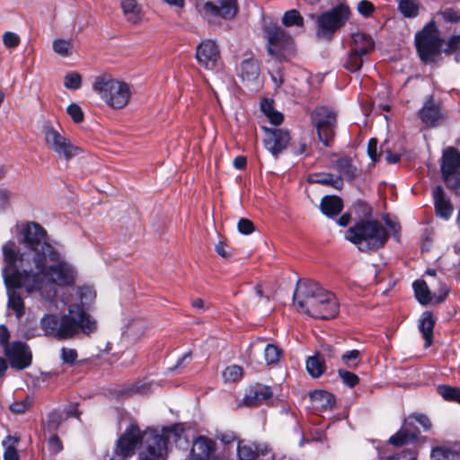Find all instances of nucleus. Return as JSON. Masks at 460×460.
I'll return each instance as SVG.
<instances>
[{
    "label": "nucleus",
    "instance_id": "1",
    "mask_svg": "<svg viewBox=\"0 0 460 460\" xmlns=\"http://www.w3.org/2000/svg\"><path fill=\"white\" fill-rule=\"evenodd\" d=\"M26 250L17 256L21 269L29 274L23 279L27 293L38 292L42 299L53 302L58 288H73L78 272L74 264L47 240V231L38 223H28L21 232Z\"/></svg>",
    "mask_w": 460,
    "mask_h": 460
},
{
    "label": "nucleus",
    "instance_id": "2",
    "mask_svg": "<svg viewBox=\"0 0 460 460\" xmlns=\"http://www.w3.org/2000/svg\"><path fill=\"white\" fill-rule=\"evenodd\" d=\"M77 296L82 305L71 304L67 312L60 316L46 314L40 321V327L48 337L59 341L70 340L80 332L90 335L96 331V322L86 313L84 306L93 303L96 297L91 286L80 287Z\"/></svg>",
    "mask_w": 460,
    "mask_h": 460
},
{
    "label": "nucleus",
    "instance_id": "3",
    "mask_svg": "<svg viewBox=\"0 0 460 460\" xmlns=\"http://www.w3.org/2000/svg\"><path fill=\"white\" fill-rule=\"evenodd\" d=\"M293 299L297 310L314 318L332 319L340 311L336 296L311 279L297 281Z\"/></svg>",
    "mask_w": 460,
    "mask_h": 460
},
{
    "label": "nucleus",
    "instance_id": "4",
    "mask_svg": "<svg viewBox=\"0 0 460 460\" xmlns=\"http://www.w3.org/2000/svg\"><path fill=\"white\" fill-rule=\"evenodd\" d=\"M15 243L8 241L3 245V256L5 266L3 269L4 282L7 289L8 303L7 305L12 309L17 319H21L24 314V303L17 288H24L23 279L29 278V274L21 269V262L17 259L15 251Z\"/></svg>",
    "mask_w": 460,
    "mask_h": 460
},
{
    "label": "nucleus",
    "instance_id": "5",
    "mask_svg": "<svg viewBox=\"0 0 460 460\" xmlns=\"http://www.w3.org/2000/svg\"><path fill=\"white\" fill-rule=\"evenodd\" d=\"M345 238L359 251L369 252L383 247L389 238V233L381 222L362 219L346 231Z\"/></svg>",
    "mask_w": 460,
    "mask_h": 460
},
{
    "label": "nucleus",
    "instance_id": "6",
    "mask_svg": "<svg viewBox=\"0 0 460 460\" xmlns=\"http://www.w3.org/2000/svg\"><path fill=\"white\" fill-rule=\"evenodd\" d=\"M93 90L108 106L113 109L125 107L131 96L130 87L128 84L117 80L108 74L95 77Z\"/></svg>",
    "mask_w": 460,
    "mask_h": 460
},
{
    "label": "nucleus",
    "instance_id": "7",
    "mask_svg": "<svg viewBox=\"0 0 460 460\" xmlns=\"http://www.w3.org/2000/svg\"><path fill=\"white\" fill-rule=\"evenodd\" d=\"M262 37L269 55L275 59L288 61L295 56L293 38L277 23L265 22L262 26Z\"/></svg>",
    "mask_w": 460,
    "mask_h": 460
},
{
    "label": "nucleus",
    "instance_id": "8",
    "mask_svg": "<svg viewBox=\"0 0 460 460\" xmlns=\"http://www.w3.org/2000/svg\"><path fill=\"white\" fill-rule=\"evenodd\" d=\"M350 8L345 2L323 12L315 20L316 38L328 41L332 40L336 32L346 25L350 19Z\"/></svg>",
    "mask_w": 460,
    "mask_h": 460
},
{
    "label": "nucleus",
    "instance_id": "9",
    "mask_svg": "<svg viewBox=\"0 0 460 460\" xmlns=\"http://www.w3.org/2000/svg\"><path fill=\"white\" fill-rule=\"evenodd\" d=\"M444 40L434 21H430L415 36V44L420 58L425 64L435 63L441 54Z\"/></svg>",
    "mask_w": 460,
    "mask_h": 460
},
{
    "label": "nucleus",
    "instance_id": "10",
    "mask_svg": "<svg viewBox=\"0 0 460 460\" xmlns=\"http://www.w3.org/2000/svg\"><path fill=\"white\" fill-rule=\"evenodd\" d=\"M141 460H164L168 454L169 438L165 432L147 429L142 434Z\"/></svg>",
    "mask_w": 460,
    "mask_h": 460
},
{
    "label": "nucleus",
    "instance_id": "11",
    "mask_svg": "<svg viewBox=\"0 0 460 460\" xmlns=\"http://www.w3.org/2000/svg\"><path fill=\"white\" fill-rule=\"evenodd\" d=\"M440 170L446 185L460 196V152L456 148L443 151Z\"/></svg>",
    "mask_w": 460,
    "mask_h": 460
},
{
    "label": "nucleus",
    "instance_id": "12",
    "mask_svg": "<svg viewBox=\"0 0 460 460\" xmlns=\"http://www.w3.org/2000/svg\"><path fill=\"white\" fill-rule=\"evenodd\" d=\"M312 120L319 140L325 146H329L335 135L336 113L326 107H317L312 113Z\"/></svg>",
    "mask_w": 460,
    "mask_h": 460
},
{
    "label": "nucleus",
    "instance_id": "13",
    "mask_svg": "<svg viewBox=\"0 0 460 460\" xmlns=\"http://www.w3.org/2000/svg\"><path fill=\"white\" fill-rule=\"evenodd\" d=\"M411 420L420 424L423 431H429L431 429V422L428 416L422 413H413L409 417V420H405L399 431L389 438L392 445L399 447L418 439L420 431L413 426Z\"/></svg>",
    "mask_w": 460,
    "mask_h": 460
},
{
    "label": "nucleus",
    "instance_id": "14",
    "mask_svg": "<svg viewBox=\"0 0 460 460\" xmlns=\"http://www.w3.org/2000/svg\"><path fill=\"white\" fill-rule=\"evenodd\" d=\"M44 138L47 146L59 157L70 160L78 154L79 148L51 126L44 127Z\"/></svg>",
    "mask_w": 460,
    "mask_h": 460
},
{
    "label": "nucleus",
    "instance_id": "15",
    "mask_svg": "<svg viewBox=\"0 0 460 460\" xmlns=\"http://www.w3.org/2000/svg\"><path fill=\"white\" fill-rule=\"evenodd\" d=\"M196 59L207 70L217 71L221 67V58L215 40H205L196 48Z\"/></svg>",
    "mask_w": 460,
    "mask_h": 460
},
{
    "label": "nucleus",
    "instance_id": "16",
    "mask_svg": "<svg viewBox=\"0 0 460 460\" xmlns=\"http://www.w3.org/2000/svg\"><path fill=\"white\" fill-rule=\"evenodd\" d=\"M265 133L263 143L265 148L277 158L288 146L290 136L282 128H262Z\"/></svg>",
    "mask_w": 460,
    "mask_h": 460
},
{
    "label": "nucleus",
    "instance_id": "17",
    "mask_svg": "<svg viewBox=\"0 0 460 460\" xmlns=\"http://www.w3.org/2000/svg\"><path fill=\"white\" fill-rule=\"evenodd\" d=\"M4 351L13 368L24 369L31 363V353L25 342L13 341Z\"/></svg>",
    "mask_w": 460,
    "mask_h": 460
},
{
    "label": "nucleus",
    "instance_id": "18",
    "mask_svg": "<svg viewBox=\"0 0 460 460\" xmlns=\"http://www.w3.org/2000/svg\"><path fill=\"white\" fill-rule=\"evenodd\" d=\"M142 434L137 425L130 424L118 439L116 454L121 457L132 456L137 446L142 441Z\"/></svg>",
    "mask_w": 460,
    "mask_h": 460
},
{
    "label": "nucleus",
    "instance_id": "19",
    "mask_svg": "<svg viewBox=\"0 0 460 460\" xmlns=\"http://www.w3.org/2000/svg\"><path fill=\"white\" fill-rule=\"evenodd\" d=\"M217 444L213 439L199 436L192 444L190 460H224L216 454Z\"/></svg>",
    "mask_w": 460,
    "mask_h": 460
},
{
    "label": "nucleus",
    "instance_id": "20",
    "mask_svg": "<svg viewBox=\"0 0 460 460\" xmlns=\"http://www.w3.org/2000/svg\"><path fill=\"white\" fill-rule=\"evenodd\" d=\"M419 117L428 127H437L445 118L440 104L435 102L433 96H429L419 111Z\"/></svg>",
    "mask_w": 460,
    "mask_h": 460
},
{
    "label": "nucleus",
    "instance_id": "21",
    "mask_svg": "<svg viewBox=\"0 0 460 460\" xmlns=\"http://www.w3.org/2000/svg\"><path fill=\"white\" fill-rule=\"evenodd\" d=\"M204 9L213 16L229 20L236 15L238 6L236 0H217L207 2Z\"/></svg>",
    "mask_w": 460,
    "mask_h": 460
},
{
    "label": "nucleus",
    "instance_id": "22",
    "mask_svg": "<svg viewBox=\"0 0 460 460\" xmlns=\"http://www.w3.org/2000/svg\"><path fill=\"white\" fill-rule=\"evenodd\" d=\"M432 199L436 216L448 220L453 214L454 206L441 186L433 188Z\"/></svg>",
    "mask_w": 460,
    "mask_h": 460
},
{
    "label": "nucleus",
    "instance_id": "23",
    "mask_svg": "<svg viewBox=\"0 0 460 460\" xmlns=\"http://www.w3.org/2000/svg\"><path fill=\"white\" fill-rule=\"evenodd\" d=\"M269 451L266 444L239 441L237 445L239 460H255L261 455H267Z\"/></svg>",
    "mask_w": 460,
    "mask_h": 460
},
{
    "label": "nucleus",
    "instance_id": "24",
    "mask_svg": "<svg viewBox=\"0 0 460 460\" xmlns=\"http://www.w3.org/2000/svg\"><path fill=\"white\" fill-rule=\"evenodd\" d=\"M272 396V390L270 386L256 384L250 387L243 398L246 406L252 407L261 404Z\"/></svg>",
    "mask_w": 460,
    "mask_h": 460
},
{
    "label": "nucleus",
    "instance_id": "25",
    "mask_svg": "<svg viewBox=\"0 0 460 460\" xmlns=\"http://www.w3.org/2000/svg\"><path fill=\"white\" fill-rule=\"evenodd\" d=\"M310 400L314 410L319 412L332 411L335 404V397L324 390H315L310 394Z\"/></svg>",
    "mask_w": 460,
    "mask_h": 460
},
{
    "label": "nucleus",
    "instance_id": "26",
    "mask_svg": "<svg viewBox=\"0 0 460 460\" xmlns=\"http://www.w3.org/2000/svg\"><path fill=\"white\" fill-rule=\"evenodd\" d=\"M375 41L369 35L363 32H356L351 36L349 49L367 57L374 50Z\"/></svg>",
    "mask_w": 460,
    "mask_h": 460
},
{
    "label": "nucleus",
    "instance_id": "27",
    "mask_svg": "<svg viewBox=\"0 0 460 460\" xmlns=\"http://www.w3.org/2000/svg\"><path fill=\"white\" fill-rule=\"evenodd\" d=\"M260 75V67L257 60L247 58L241 63L240 77L248 85L257 84Z\"/></svg>",
    "mask_w": 460,
    "mask_h": 460
},
{
    "label": "nucleus",
    "instance_id": "28",
    "mask_svg": "<svg viewBox=\"0 0 460 460\" xmlns=\"http://www.w3.org/2000/svg\"><path fill=\"white\" fill-rule=\"evenodd\" d=\"M430 456L433 460H460V446L455 443L435 447Z\"/></svg>",
    "mask_w": 460,
    "mask_h": 460
},
{
    "label": "nucleus",
    "instance_id": "29",
    "mask_svg": "<svg viewBox=\"0 0 460 460\" xmlns=\"http://www.w3.org/2000/svg\"><path fill=\"white\" fill-rule=\"evenodd\" d=\"M319 207L324 216L332 218L343 209V201L338 196L326 195L322 198Z\"/></svg>",
    "mask_w": 460,
    "mask_h": 460
},
{
    "label": "nucleus",
    "instance_id": "30",
    "mask_svg": "<svg viewBox=\"0 0 460 460\" xmlns=\"http://www.w3.org/2000/svg\"><path fill=\"white\" fill-rule=\"evenodd\" d=\"M309 183H318L324 186H332L336 190L343 188V178L341 175H334L328 172H315L308 176Z\"/></svg>",
    "mask_w": 460,
    "mask_h": 460
},
{
    "label": "nucleus",
    "instance_id": "31",
    "mask_svg": "<svg viewBox=\"0 0 460 460\" xmlns=\"http://www.w3.org/2000/svg\"><path fill=\"white\" fill-rule=\"evenodd\" d=\"M435 326V320L429 311H425L419 321V331L425 341V347L428 348L433 341V330Z\"/></svg>",
    "mask_w": 460,
    "mask_h": 460
},
{
    "label": "nucleus",
    "instance_id": "32",
    "mask_svg": "<svg viewBox=\"0 0 460 460\" xmlns=\"http://www.w3.org/2000/svg\"><path fill=\"white\" fill-rule=\"evenodd\" d=\"M334 169L349 181H352L358 176V168L349 156H342L335 161Z\"/></svg>",
    "mask_w": 460,
    "mask_h": 460
},
{
    "label": "nucleus",
    "instance_id": "33",
    "mask_svg": "<svg viewBox=\"0 0 460 460\" xmlns=\"http://www.w3.org/2000/svg\"><path fill=\"white\" fill-rule=\"evenodd\" d=\"M120 6L128 22L136 24L141 20V7L137 0H122Z\"/></svg>",
    "mask_w": 460,
    "mask_h": 460
},
{
    "label": "nucleus",
    "instance_id": "34",
    "mask_svg": "<svg viewBox=\"0 0 460 460\" xmlns=\"http://www.w3.org/2000/svg\"><path fill=\"white\" fill-rule=\"evenodd\" d=\"M324 358L320 354L309 357L306 360V370L314 378L320 377L325 371Z\"/></svg>",
    "mask_w": 460,
    "mask_h": 460
},
{
    "label": "nucleus",
    "instance_id": "35",
    "mask_svg": "<svg viewBox=\"0 0 460 460\" xmlns=\"http://www.w3.org/2000/svg\"><path fill=\"white\" fill-rule=\"evenodd\" d=\"M415 297L418 302L423 305H426L431 301V293L428 287V284L421 279L415 280L412 283Z\"/></svg>",
    "mask_w": 460,
    "mask_h": 460
},
{
    "label": "nucleus",
    "instance_id": "36",
    "mask_svg": "<svg viewBox=\"0 0 460 460\" xmlns=\"http://www.w3.org/2000/svg\"><path fill=\"white\" fill-rule=\"evenodd\" d=\"M366 57L349 49L348 56L342 63V66L350 73L358 72L365 61Z\"/></svg>",
    "mask_w": 460,
    "mask_h": 460
},
{
    "label": "nucleus",
    "instance_id": "37",
    "mask_svg": "<svg viewBox=\"0 0 460 460\" xmlns=\"http://www.w3.org/2000/svg\"><path fill=\"white\" fill-rule=\"evenodd\" d=\"M398 8L407 18H415L419 14L420 4L415 0H398Z\"/></svg>",
    "mask_w": 460,
    "mask_h": 460
},
{
    "label": "nucleus",
    "instance_id": "38",
    "mask_svg": "<svg viewBox=\"0 0 460 460\" xmlns=\"http://www.w3.org/2000/svg\"><path fill=\"white\" fill-rule=\"evenodd\" d=\"M281 22L286 27H303L304 18L297 10L291 9L284 13Z\"/></svg>",
    "mask_w": 460,
    "mask_h": 460
},
{
    "label": "nucleus",
    "instance_id": "39",
    "mask_svg": "<svg viewBox=\"0 0 460 460\" xmlns=\"http://www.w3.org/2000/svg\"><path fill=\"white\" fill-rule=\"evenodd\" d=\"M362 358L361 352L358 349L348 350L341 356L343 364L349 368H356Z\"/></svg>",
    "mask_w": 460,
    "mask_h": 460
},
{
    "label": "nucleus",
    "instance_id": "40",
    "mask_svg": "<svg viewBox=\"0 0 460 460\" xmlns=\"http://www.w3.org/2000/svg\"><path fill=\"white\" fill-rule=\"evenodd\" d=\"M73 44L70 40L57 39L53 41V50L58 55L66 58L72 54Z\"/></svg>",
    "mask_w": 460,
    "mask_h": 460
},
{
    "label": "nucleus",
    "instance_id": "41",
    "mask_svg": "<svg viewBox=\"0 0 460 460\" xmlns=\"http://www.w3.org/2000/svg\"><path fill=\"white\" fill-rule=\"evenodd\" d=\"M431 285L435 288L433 294L435 302L438 304L444 302L450 292V288L441 280H436Z\"/></svg>",
    "mask_w": 460,
    "mask_h": 460
},
{
    "label": "nucleus",
    "instance_id": "42",
    "mask_svg": "<svg viewBox=\"0 0 460 460\" xmlns=\"http://www.w3.org/2000/svg\"><path fill=\"white\" fill-rule=\"evenodd\" d=\"M438 390L439 394L445 400L460 402V388H456L449 385H439Z\"/></svg>",
    "mask_w": 460,
    "mask_h": 460
},
{
    "label": "nucleus",
    "instance_id": "43",
    "mask_svg": "<svg viewBox=\"0 0 460 460\" xmlns=\"http://www.w3.org/2000/svg\"><path fill=\"white\" fill-rule=\"evenodd\" d=\"M281 349L274 344H268L264 349V358L268 365L276 364L279 361Z\"/></svg>",
    "mask_w": 460,
    "mask_h": 460
},
{
    "label": "nucleus",
    "instance_id": "44",
    "mask_svg": "<svg viewBox=\"0 0 460 460\" xmlns=\"http://www.w3.org/2000/svg\"><path fill=\"white\" fill-rule=\"evenodd\" d=\"M64 85L69 90H78L82 86V76L77 72H71L65 75Z\"/></svg>",
    "mask_w": 460,
    "mask_h": 460
},
{
    "label": "nucleus",
    "instance_id": "45",
    "mask_svg": "<svg viewBox=\"0 0 460 460\" xmlns=\"http://www.w3.org/2000/svg\"><path fill=\"white\" fill-rule=\"evenodd\" d=\"M460 51V34L451 36L445 43V48L441 52L446 55L458 54Z\"/></svg>",
    "mask_w": 460,
    "mask_h": 460
},
{
    "label": "nucleus",
    "instance_id": "46",
    "mask_svg": "<svg viewBox=\"0 0 460 460\" xmlns=\"http://www.w3.org/2000/svg\"><path fill=\"white\" fill-rule=\"evenodd\" d=\"M243 376V368L237 365L227 367L223 372V376L227 382H234Z\"/></svg>",
    "mask_w": 460,
    "mask_h": 460
},
{
    "label": "nucleus",
    "instance_id": "47",
    "mask_svg": "<svg viewBox=\"0 0 460 460\" xmlns=\"http://www.w3.org/2000/svg\"><path fill=\"white\" fill-rule=\"evenodd\" d=\"M77 351L75 349L62 347L60 349V358L63 364L73 366L77 359Z\"/></svg>",
    "mask_w": 460,
    "mask_h": 460
},
{
    "label": "nucleus",
    "instance_id": "48",
    "mask_svg": "<svg viewBox=\"0 0 460 460\" xmlns=\"http://www.w3.org/2000/svg\"><path fill=\"white\" fill-rule=\"evenodd\" d=\"M66 112L75 123L78 124L84 121V111L77 103L73 102L69 104L66 108Z\"/></svg>",
    "mask_w": 460,
    "mask_h": 460
},
{
    "label": "nucleus",
    "instance_id": "49",
    "mask_svg": "<svg viewBox=\"0 0 460 460\" xmlns=\"http://www.w3.org/2000/svg\"><path fill=\"white\" fill-rule=\"evenodd\" d=\"M338 375L342 380V382L349 387L352 388L359 383V377L350 371L339 369Z\"/></svg>",
    "mask_w": 460,
    "mask_h": 460
},
{
    "label": "nucleus",
    "instance_id": "50",
    "mask_svg": "<svg viewBox=\"0 0 460 460\" xmlns=\"http://www.w3.org/2000/svg\"><path fill=\"white\" fill-rule=\"evenodd\" d=\"M417 452L412 448L402 449L387 457V460H416Z\"/></svg>",
    "mask_w": 460,
    "mask_h": 460
},
{
    "label": "nucleus",
    "instance_id": "51",
    "mask_svg": "<svg viewBox=\"0 0 460 460\" xmlns=\"http://www.w3.org/2000/svg\"><path fill=\"white\" fill-rule=\"evenodd\" d=\"M31 405V400L30 397H26L21 402H13L10 404L9 409L15 414H22L26 412Z\"/></svg>",
    "mask_w": 460,
    "mask_h": 460
},
{
    "label": "nucleus",
    "instance_id": "52",
    "mask_svg": "<svg viewBox=\"0 0 460 460\" xmlns=\"http://www.w3.org/2000/svg\"><path fill=\"white\" fill-rule=\"evenodd\" d=\"M48 450L51 455H58L60 453L64 447L61 439L58 435H52L47 441Z\"/></svg>",
    "mask_w": 460,
    "mask_h": 460
},
{
    "label": "nucleus",
    "instance_id": "53",
    "mask_svg": "<svg viewBox=\"0 0 460 460\" xmlns=\"http://www.w3.org/2000/svg\"><path fill=\"white\" fill-rule=\"evenodd\" d=\"M437 19L443 18L446 22H457L460 21V13L453 8H447L438 13L435 16Z\"/></svg>",
    "mask_w": 460,
    "mask_h": 460
},
{
    "label": "nucleus",
    "instance_id": "54",
    "mask_svg": "<svg viewBox=\"0 0 460 460\" xmlns=\"http://www.w3.org/2000/svg\"><path fill=\"white\" fill-rule=\"evenodd\" d=\"M125 333L128 337H138L144 333V326L140 321H132L127 326Z\"/></svg>",
    "mask_w": 460,
    "mask_h": 460
},
{
    "label": "nucleus",
    "instance_id": "55",
    "mask_svg": "<svg viewBox=\"0 0 460 460\" xmlns=\"http://www.w3.org/2000/svg\"><path fill=\"white\" fill-rule=\"evenodd\" d=\"M3 42L6 48L15 49L19 46L21 40L15 32L6 31L3 35Z\"/></svg>",
    "mask_w": 460,
    "mask_h": 460
},
{
    "label": "nucleus",
    "instance_id": "56",
    "mask_svg": "<svg viewBox=\"0 0 460 460\" xmlns=\"http://www.w3.org/2000/svg\"><path fill=\"white\" fill-rule=\"evenodd\" d=\"M357 10L363 17L368 18L375 12V6L367 0H361L357 5Z\"/></svg>",
    "mask_w": 460,
    "mask_h": 460
},
{
    "label": "nucleus",
    "instance_id": "57",
    "mask_svg": "<svg viewBox=\"0 0 460 460\" xmlns=\"http://www.w3.org/2000/svg\"><path fill=\"white\" fill-rule=\"evenodd\" d=\"M238 231L243 234H250L254 231L253 223L247 218H241L237 224Z\"/></svg>",
    "mask_w": 460,
    "mask_h": 460
},
{
    "label": "nucleus",
    "instance_id": "58",
    "mask_svg": "<svg viewBox=\"0 0 460 460\" xmlns=\"http://www.w3.org/2000/svg\"><path fill=\"white\" fill-rule=\"evenodd\" d=\"M367 155L373 162H376L379 159L380 154L377 152V140L371 138L367 144Z\"/></svg>",
    "mask_w": 460,
    "mask_h": 460
},
{
    "label": "nucleus",
    "instance_id": "59",
    "mask_svg": "<svg viewBox=\"0 0 460 460\" xmlns=\"http://www.w3.org/2000/svg\"><path fill=\"white\" fill-rule=\"evenodd\" d=\"M151 385L148 383H137L133 385L129 389V394H146L150 391Z\"/></svg>",
    "mask_w": 460,
    "mask_h": 460
},
{
    "label": "nucleus",
    "instance_id": "60",
    "mask_svg": "<svg viewBox=\"0 0 460 460\" xmlns=\"http://www.w3.org/2000/svg\"><path fill=\"white\" fill-rule=\"evenodd\" d=\"M270 122L275 126H279L283 122V114L279 111L273 110L268 115H265Z\"/></svg>",
    "mask_w": 460,
    "mask_h": 460
},
{
    "label": "nucleus",
    "instance_id": "61",
    "mask_svg": "<svg viewBox=\"0 0 460 460\" xmlns=\"http://www.w3.org/2000/svg\"><path fill=\"white\" fill-rule=\"evenodd\" d=\"M9 338H10V332H9L7 327L4 324H1L0 325V344L4 348V349H5V346L11 345V343L9 342Z\"/></svg>",
    "mask_w": 460,
    "mask_h": 460
},
{
    "label": "nucleus",
    "instance_id": "62",
    "mask_svg": "<svg viewBox=\"0 0 460 460\" xmlns=\"http://www.w3.org/2000/svg\"><path fill=\"white\" fill-rule=\"evenodd\" d=\"M4 448V460H19V455L17 449L14 447H6Z\"/></svg>",
    "mask_w": 460,
    "mask_h": 460
},
{
    "label": "nucleus",
    "instance_id": "63",
    "mask_svg": "<svg viewBox=\"0 0 460 460\" xmlns=\"http://www.w3.org/2000/svg\"><path fill=\"white\" fill-rule=\"evenodd\" d=\"M62 418V413L59 411H53L48 416L49 422L55 427L59 425Z\"/></svg>",
    "mask_w": 460,
    "mask_h": 460
},
{
    "label": "nucleus",
    "instance_id": "64",
    "mask_svg": "<svg viewBox=\"0 0 460 460\" xmlns=\"http://www.w3.org/2000/svg\"><path fill=\"white\" fill-rule=\"evenodd\" d=\"M307 149V144L305 140H301L297 145H292V152L295 155H300L305 153Z\"/></svg>",
    "mask_w": 460,
    "mask_h": 460
}]
</instances>
